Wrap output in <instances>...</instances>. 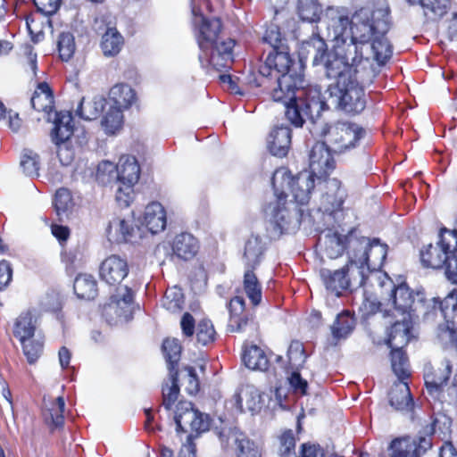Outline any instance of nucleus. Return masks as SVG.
<instances>
[{
  "mask_svg": "<svg viewBox=\"0 0 457 457\" xmlns=\"http://www.w3.org/2000/svg\"><path fill=\"white\" fill-rule=\"evenodd\" d=\"M389 29L388 7L360 8L353 14L350 36L345 42L335 43V53L328 54L324 62L325 76L331 80L326 90L327 102L334 109L351 115L365 109L364 88L375 74L360 61L372 59L384 65L390 59Z\"/></svg>",
  "mask_w": 457,
  "mask_h": 457,
  "instance_id": "1",
  "label": "nucleus"
},
{
  "mask_svg": "<svg viewBox=\"0 0 457 457\" xmlns=\"http://www.w3.org/2000/svg\"><path fill=\"white\" fill-rule=\"evenodd\" d=\"M270 79H275L277 83L271 97L285 106L288 121L296 128H302L307 120L315 123L326 104L320 99V93L316 89L303 88V76L300 72L286 73Z\"/></svg>",
  "mask_w": 457,
  "mask_h": 457,
  "instance_id": "2",
  "label": "nucleus"
},
{
  "mask_svg": "<svg viewBox=\"0 0 457 457\" xmlns=\"http://www.w3.org/2000/svg\"><path fill=\"white\" fill-rule=\"evenodd\" d=\"M128 274L127 261L115 254L100 265V278L111 287L109 302L104 305V315L110 322L127 321L131 318L134 293L128 285L121 284Z\"/></svg>",
  "mask_w": 457,
  "mask_h": 457,
  "instance_id": "3",
  "label": "nucleus"
},
{
  "mask_svg": "<svg viewBox=\"0 0 457 457\" xmlns=\"http://www.w3.org/2000/svg\"><path fill=\"white\" fill-rule=\"evenodd\" d=\"M192 13L199 20L197 43L200 48L198 61L202 68L212 66L217 71H226L234 62L233 48L235 41L231 38L222 40L220 37L221 21L220 19H205L195 6Z\"/></svg>",
  "mask_w": 457,
  "mask_h": 457,
  "instance_id": "4",
  "label": "nucleus"
},
{
  "mask_svg": "<svg viewBox=\"0 0 457 457\" xmlns=\"http://www.w3.org/2000/svg\"><path fill=\"white\" fill-rule=\"evenodd\" d=\"M457 231L442 228L439 241L436 245H429L420 252V261L424 267L439 269L445 267L447 278L457 283Z\"/></svg>",
  "mask_w": 457,
  "mask_h": 457,
  "instance_id": "5",
  "label": "nucleus"
},
{
  "mask_svg": "<svg viewBox=\"0 0 457 457\" xmlns=\"http://www.w3.org/2000/svg\"><path fill=\"white\" fill-rule=\"evenodd\" d=\"M274 196V200L270 201L265 208L271 238L279 237L283 233L295 232L300 227L303 216L301 209H290V205L293 204L287 201V195L284 189L279 191L275 188Z\"/></svg>",
  "mask_w": 457,
  "mask_h": 457,
  "instance_id": "6",
  "label": "nucleus"
},
{
  "mask_svg": "<svg viewBox=\"0 0 457 457\" xmlns=\"http://www.w3.org/2000/svg\"><path fill=\"white\" fill-rule=\"evenodd\" d=\"M325 143L334 154H345L353 149L363 137L364 130L358 124L350 121H337L323 124L320 131Z\"/></svg>",
  "mask_w": 457,
  "mask_h": 457,
  "instance_id": "7",
  "label": "nucleus"
},
{
  "mask_svg": "<svg viewBox=\"0 0 457 457\" xmlns=\"http://www.w3.org/2000/svg\"><path fill=\"white\" fill-rule=\"evenodd\" d=\"M116 201L120 205L129 206L134 197L133 187L137 183L140 168L134 156L123 155L116 165Z\"/></svg>",
  "mask_w": 457,
  "mask_h": 457,
  "instance_id": "8",
  "label": "nucleus"
},
{
  "mask_svg": "<svg viewBox=\"0 0 457 457\" xmlns=\"http://www.w3.org/2000/svg\"><path fill=\"white\" fill-rule=\"evenodd\" d=\"M320 277L326 289L337 296L342 290L350 287H361L365 283L364 271L354 264L335 270L322 268Z\"/></svg>",
  "mask_w": 457,
  "mask_h": 457,
  "instance_id": "9",
  "label": "nucleus"
},
{
  "mask_svg": "<svg viewBox=\"0 0 457 457\" xmlns=\"http://www.w3.org/2000/svg\"><path fill=\"white\" fill-rule=\"evenodd\" d=\"M352 20H349L348 12L344 7H328L320 30L324 37L334 43L345 42L350 36Z\"/></svg>",
  "mask_w": 457,
  "mask_h": 457,
  "instance_id": "10",
  "label": "nucleus"
},
{
  "mask_svg": "<svg viewBox=\"0 0 457 457\" xmlns=\"http://www.w3.org/2000/svg\"><path fill=\"white\" fill-rule=\"evenodd\" d=\"M418 301L424 309L423 319L427 321L434 320L438 316L445 320L443 325H455L453 319L457 311V292L453 291L438 302L436 297L427 299L424 292L418 294ZM439 325H442L441 323Z\"/></svg>",
  "mask_w": 457,
  "mask_h": 457,
  "instance_id": "11",
  "label": "nucleus"
},
{
  "mask_svg": "<svg viewBox=\"0 0 457 457\" xmlns=\"http://www.w3.org/2000/svg\"><path fill=\"white\" fill-rule=\"evenodd\" d=\"M279 175H281L283 183H287L294 200L302 205L308 204L311 194L315 187V177L308 172V170L302 171L294 178H291L287 171L277 170L272 178L274 189L277 188L276 184Z\"/></svg>",
  "mask_w": 457,
  "mask_h": 457,
  "instance_id": "12",
  "label": "nucleus"
},
{
  "mask_svg": "<svg viewBox=\"0 0 457 457\" xmlns=\"http://www.w3.org/2000/svg\"><path fill=\"white\" fill-rule=\"evenodd\" d=\"M295 65L301 69L299 63H295L289 53L288 46H280L279 49L272 50L267 56L265 63L259 69V72L264 77H277L286 73L298 72Z\"/></svg>",
  "mask_w": 457,
  "mask_h": 457,
  "instance_id": "13",
  "label": "nucleus"
},
{
  "mask_svg": "<svg viewBox=\"0 0 457 457\" xmlns=\"http://www.w3.org/2000/svg\"><path fill=\"white\" fill-rule=\"evenodd\" d=\"M331 153L332 150L325 142L315 143L309 154L308 172L320 180L326 178L336 166Z\"/></svg>",
  "mask_w": 457,
  "mask_h": 457,
  "instance_id": "14",
  "label": "nucleus"
},
{
  "mask_svg": "<svg viewBox=\"0 0 457 457\" xmlns=\"http://www.w3.org/2000/svg\"><path fill=\"white\" fill-rule=\"evenodd\" d=\"M107 236L115 243L135 242L141 238V229L134 224L133 217H116L109 222Z\"/></svg>",
  "mask_w": 457,
  "mask_h": 457,
  "instance_id": "15",
  "label": "nucleus"
},
{
  "mask_svg": "<svg viewBox=\"0 0 457 457\" xmlns=\"http://www.w3.org/2000/svg\"><path fill=\"white\" fill-rule=\"evenodd\" d=\"M417 291L415 295L410 290L406 284H401L392 290L391 298L395 310L401 313L403 317L409 313L416 316L421 314L423 316L424 309L420 307V303L418 301Z\"/></svg>",
  "mask_w": 457,
  "mask_h": 457,
  "instance_id": "16",
  "label": "nucleus"
},
{
  "mask_svg": "<svg viewBox=\"0 0 457 457\" xmlns=\"http://www.w3.org/2000/svg\"><path fill=\"white\" fill-rule=\"evenodd\" d=\"M412 328V315H404L401 320H396L390 328L387 334L386 344L391 349H403L412 335L411 329Z\"/></svg>",
  "mask_w": 457,
  "mask_h": 457,
  "instance_id": "17",
  "label": "nucleus"
},
{
  "mask_svg": "<svg viewBox=\"0 0 457 457\" xmlns=\"http://www.w3.org/2000/svg\"><path fill=\"white\" fill-rule=\"evenodd\" d=\"M330 54L328 53L325 38L316 34L304 40L299 50L301 58L312 57V65L314 66L321 64L324 66L327 55Z\"/></svg>",
  "mask_w": 457,
  "mask_h": 457,
  "instance_id": "18",
  "label": "nucleus"
},
{
  "mask_svg": "<svg viewBox=\"0 0 457 457\" xmlns=\"http://www.w3.org/2000/svg\"><path fill=\"white\" fill-rule=\"evenodd\" d=\"M345 243L349 261L347 266L356 265L360 270H363V267L361 266V262L363 259L364 252L369 247L370 239L365 237L359 236L356 229H351L347 235H345Z\"/></svg>",
  "mask_w": 457,
  "mask_h": 457,
  "instance_id": "19",
  "label": "nucleus"
},
{
  "mask_svg": "<svg viewBox=\"0 0 457 457\" xmlns=\"http://www.w3.org/2000/svg\"><path fill=\"white\" fill-rule=\"evenodd\" d=\"M291 145V129L287 126H276L267 138V146L270 153L277 157L287 154Z\"/></svg>",
  "mask_w": 457,
  "mask_h": 457,
  "instance_id": "20",
  "label": "nucleus"
},
{
  "mask_svg": "<svg viewBox=\"0 0 457 457\" xmlns=\"http://www.w3.org/2000/svg\"><path fill=\"white\" fill-rule=\"evenodd\" d=\"M452 365L445 360L438 367L428 371L425 376V385L428 394L434 397H438L444 386L449 379Z\"/></svg>",
  "mask_w": 457,
  "mask_h": 457,
  "instance_id": "21",
  "label": "nucleus"
},
{
  "mask_svg": "<svg viewBox=\"0 0 457 457\" xmlns=\"http://www.w3.org/2000/svg\"><path fill=\"white\" fill-rule=\"evenodd\" d=\"M230 402L240 411H245L243 408V402H245L246 410L253 413L261 410L262 395L255 386L247 385L241 388L239 393L235 394Z\"/></svg>",
  "mask_w": 457,
  "mask_h": 457,
  "instance_id": "22",
  "label": "nucleus"
},
{
  "mask_svg": "<svg viewBox=\"0 0 457 457\" xmlns=\"http://www.w3.org/2000/svg\"><path fill=\"white\" fill-rule=\"evenodd\" d=\"M387 254V246L381 244L378 239L370 240L369 247L364 252L363 259L361 262V266L363 267L364 275L366 276L367 270H379Z\"/></svg>",
  "mask_w": 457,
  "mask_h": 457,
  "instance_id": "23",
  "label": "nucleus"
},
{
  "mask_svg": "<svg viewBox=\"0 0 457 457\" xmlns=\"http://www.w3.org/2000/svg\"><path fill=\"white\" fill-rule=\"evenodd\" d=\"M319 241L323 246L324 254L329 259L341 256L346 248L345 236L343 237L337 231L331 229L324 231Z\"/></svg>",
  "mask_w": 457,
  "mask_h": 457,
  "instance_id": "24",
  "label": "nucleus"
},
{
  "mask_svg": "<svg viewBox=\"0 0 457 457\" xmlns=\"http://www.w3.org/2000/svg\"><path fill=\"white\" fill-rule=\"evenodd\" d=\"M228 440H230L235 445V452L237 457H261L260 447L244 433L236 429L230 430L228 435Z\"/></svg>",
  "mask_w": 457,
  "mask_h": 457,
  "instance_id": "25",
  "label": "nucleus"
},
{
  "mask_svg": "<svg viewBox=\"0 0 457 457\" xmlns=\"http://www.w3.org/2000/svg\"><path fill=\"white\" fill-rule=\"evenodd\" d=\"M327 192L322 196V202L326 212L339 210L345 199L346 194L341 189V182L336 178L326 182Z\"/></svg>",
  "mask_w": 457,
  "mask_h": 457,
  "instance_id": "26",
  "label": "nucleus"
},
{
  "mask_svg": "<svg viewBox=\"0 0 457 457\" xmlns=\"http://www.w3.org/2000/svg\"><path fill=\"white\" fill-rule=\"evenodd\" d=\"M144 225L152 234L162 231L166 227V214L160 203L149 204L144 213Z\"/></svg>",
  "mask_w": 457,
  "mask_h": 457,
  "instance_id": "27",
  "label": "nucleus"
},
{
  "mask_svg": "<svg viewBox=\"0 0 457 457\" xmlns=\"http://www.w3.org/2000/svg\"><path fill=\"white\" fill-rule=\"evenodd\" d=\"M245 300L241 296H235L228 304L229 322L228 330L230 332H242L251 320L247 315L244 314Z\"/></svg>",
  "mask_w": 457,
  "mask_h": 457,
  "instance_id": "28",
  "label": "nucleus"
},
{
  "mask_svg": "<svg viewBox=\"0 0 457 457\" xmlns=\"http://www.w3.org/2000/svg\"><path fill=\"white\" fill-rule=\"evenodd\" d=\"M263 253L264 247L262 238L257 236H251L245 242L244 248L243 262L245 270H255L261 263Z\"/></svg>",
  "mask_w": 457,
  "mask_h": 457,
  "instance_id": "29",
  "label": "nucleus"
},
{
  "mask_svg": "<svg viewBox=\"0 0 457 457\" xmlns=\"http://www.w3.org/2000/svg\"><path fill=\"white\" fill-rule=\"evenodd\" d=\"M197 239L189 233H181L175 237L172 244L173 253L179 259H192L198 251Z\"/></svg>",
  "mask_w": 457,
  "mask_h": 457,
  "instance_id": "30",
  "label": "nucleus"
},
{
  "mask_svg": "<svg viewBox=\"0 0 457 457\" xmlns=\"http://www.w3.org/2000/svg\"><path fill=\"white\" fill-rule=\"evenodd\" d=\"M72 116L70 112L56 113L52 130V140L54 144L69 142L73 134Z\"/></svg>",
  "mask_w": 457,
  "mask_h": 457,
  "instance_id": "31",
  "label": "nucleus"
},
{
  "mask_svg": "<svg viewBox=\"0 0 457 457\" xmlns=\"http://www.w3.org/2000/svg\"><path fill=\"white\" fill-rule=\"evenodd\" d=\"M389 403L397 411H410L413 406L412 397L407 383L395 384L389 393Z\"/></svg>",
  "mask_w": 457,
  "mask_h": 457,
  "instance_id": "32",
  "label": "nucleus"
},
{
  "mask_svg": "<svg viewBox=\"0 0 457 457\" xmlns=\"http://www.w3.org/2000/svg\"><path fill=\"white\" fill-rule=\"evenodd\" d=\"M106 99L103 96H95L89 100L81 99L76 110V113L86 120L97 119L103 112Z\"/></svg>",
  "mask_w": 457,
  "mask_h": 457,
  "instance_id": "33",
  "label": "nucleus"
},
{
  "mask_svg": "<svg viewBox=\"0 0 457 457\" xmlns=\"http://www.w3.org/2000/svg\"><path fill=\"white\" fill-rule=\"evenodd\" d=\"M410 4H420L428 20L436 21L441 19L449 8L450 0H406Z\"/></svg>",
  "mask_w": 457,
  "mask_h": 457,
  "instance_id": "34",
  "label": "nucleus"
},
{
  "mask_svg": "<svg viewBox=\"0 0 457 457\" xmlns=\"http://www.w3.org/2000/svg\"><path fill=\"white\" fill-rule=\"evenodd\" d=\"M124 38L116 28H108L102 36L101 49L105 57H113L122 49Z\"/></svg>",
  "mask_w": 457,
  "mask_h": 457,
  "instance_id": "35",
  "label": "nucleus"
},
{
  "mask_svg": "<svg viewBox=\"0 0 457 457\" xmlns=\"http://www.w3.org/2000/svg\"><path fill=\"white\" fill-rule=\"evenodd\" d=\"M197 410L193 408L189 402H180L176 407L174 420L177 432H188L189 427L194 423Z\"/></svg>",
  "mask_w": 457,
  "mask_h": 457,
  "instance_id": "36",
  "label": "nucleus"
},
{
  "mask_svg": "<svg viewBox=\"0 0 457 457\" xmlns=\"http://www.w3.org/2000/svg\"><path fill=\"white\" fill-rule=\"evenodd\" d=\"M110 98L120 109L129 108L136 101V92L127 84H117L110 90Z\"/></svg>",
  "mask_w": 457,
  "mask_h": 457,
  "instance_id": "37",
  "label": "nucleus"
},
{
  "mask_svg": "<svg viewBox=\"0 0 457 457\" xmlns=\"http://www.w3.org/2000/svg\"><path fill=\"white\" fill-rule=\"evenodd\" d=\"M243 361L248 369L253 370H265L269 365V361L264 352L255 345H253L245 350L243 353Z\"/></svg>",
  "mask_w": 457,
  "mask_h": 457,
  "instance_id": "38",
  "label": "nucleus"
},
{
  "mask_svg": "<svg viewBox=\"0 0 457 457\" xmlns=\"http://www.w3.org/2000/svg\"><path fill=\"white\" fill-rule=\"evenodd\" d=\"M73 289L79 298L94 299L96 295V281L91 275H79L73 284Z\"/></svg>",
  "mask_w": 457,
  "mask_h": 457,
  "instance_id": "39",
  "label": "nucleus"
},
{
  "mask_svg": "<svg viewBox=\"0 0 457 457\" xmlns=\"http://www.w3.org/2000/svg\"><path fill=\"white\" fill-rule=\"evenodd\" d=\"M35 324L32 314L29 312L21 313L15 321L13 334L20 342L33 338L35 334Z\"/></svg>",
  "mask_w": 457,
  "mask_h": 457,
  "instance_id": "40",
  "label": "nucleus"
},
{
  "mask_svg": "<svg viewBox=\"0 0 457 457\" xmlns=\"http://www.w3.org/2000/svg\"><path fill=\"white\" fill-rule=\"evenodd\" d=\"M30 104L33 109L37 112H48L53 104L52 91L46 82L40 83L34 92Z\"/></svg>",
  "mask_w": 457,
  "mask_h": 457,
  "instance_id": "41",
  "label": "nucleus"
},
{
  "mask_svg": "<svg viewBox=\"0 0 457 457\" xmlns=\"http://www.w3.org/2000/svg\"><path fill=\"white\" fill-rule=\"evenodd\" d=\"M244 290L252 303L256 306L262 301V287L254 273V270H245Z\"/></svg>",
  "mask_w": 457,
  "mask_h": 457,
  "instance_id": "42",
  "label": "nucleus"
},
{
  "mask_svg": "<svg viewBox=\"0 0 457 457\" xmlns=\"http://www.w3.org/2000/svg\"><path fill=\"white\" fill-rule=\"evenodd\" d=\"M321 6L317 0H298L297 13L301 20L308 22L320 21Z\"/></svg>",
  "mask_w": 457,
  "mask_h": 457,
  "instance_id": "43",
  "label": "nucleus"
},
{
  "mask_svg": "<svg viewBox=\"0 0 457 457\" xmlns=\"http://www.w3.org/2000/svg\"><path fill=\"white\" fill-rule=\"evenodd\" d=\"M162 349L168 362V369L170 373L178 371L176 366L180 360L181 346L179 340L176 338H167L162 343Z\"/></svg>",
  "mask_w": 457,
  "mask_h": 457,
  "instance_id": "44",
  "label": "nucleus"
},
{
  "mask_svg": "<svg viewBox=\"0 0 457 457\" xmlns=\"http://www.w3.org/2000/svg\"><path fill=\"white\" fill-rule=\"evenodd\" d=\"M391 457H416L415 440L397 438L390 445Z\"/></svg>",
  "mask_w": 457,
  "mask_h": 457,
  "instance_id": "45",
  "label": "nucleus"
},
{
  "mask_svg": "<svg viewBox=\"0 0 457 457\" xmlns=\"http://www.w3.org/2000/svg\"><path fill=\"white\" fill-rule=\"evenodd\" d=\"M391 366L394 373L400 379L409 377V362L403 349H391Z\"/></svg>",
  "mask_w": 457,
  "mask_h": 457,
  "instance_id": "46",
  "label": "nucleus"
},
{
  "mask_svg": "<svg viewBox=\"0 0 457 457\" xmlns=\"http://www.w3.org/2000/svg\"><path fill=\"white\" fill-rule=\"evenodd\" d=\"M287 358L289 368L292 370H299L306 361L303 344L299 341H293L288 347Z\"/></svg>",
  "mask_w": 457,
  "mask_h": 457,
  "instance_id": "47",
  "label": "nucleus"
},
{
  "mask_svg": "<svg viewBox=\"0 0 457 457\" xmlns=\"http://www.w3.org/2000/svg\"><path fill=\"white\" fill-rule=\"evenodd\" d=\"M122 119L121 109L115 105L111 106L103 118L102 126L106 133L114 134L121 127Z\"/></svg>",
  "mask_w": 457,
  "mask_h": 457,
  "instance_id": "48",
  "label": "nucleus"
},
{
  "mask_svg": "<svg viewBox=\"0 0 457 457\" xmlns=\"http://www.w3.org/2000/svg\"><path fill=\"white\" fill-rule=\"evenodd\" d=\"M197 342L203 345H208L214 342L216 338V331L213 325L209 320H202L198 322L196 329Z\"/></svg>",
  "mask_w": 457,
  "mask_h": 457,
  "instance_id": "49",
  "label": "nucleus"
},
{
  "mask_svg": "<svg viewBox=\"0 0 457 457\" xmlns=\"http://www.w3.org/2000/svg\"><path fill=\"white\" fill-rule=\"evenodd\" d=\"M57 46L61 59L68 62L73 56L76 48L73 35L70 32L61 33Z\"/></svg>",
  "mask_w": 457,
  "mask_h": 457,
  "instance_id": "50",
  "label": "nucleus"
},
{
  "mask_svg": "<svg viewBox=\"0 0 457 457\" xmlns=\"http://www.w3.org/2000/svg\"><path fill=\"white\" fill-rule=\"evenodd\" d=\"M353 325V320L348 315H338L331 327L334 337L337 339L345 338L352 332Z\"/></svg>",
  "mask_w": 457,
  "mask_h": 457,
  "instance_id": "51",
  "label": "nucleus"
},
{
  "mask_svg": "<svg viewBox=\"0 0 457 457\" xmlns=\"http://www.w3.org/2000/svg\"><path fill=\"white\" fill-rule=\"evenodd\" d=\"M171 385L162 388L163 405L167 410H170L174 403L177 401L179 394V372L170 373Z\"/></svg>",
  "mask_w": 457,
  "mask_h": 457,
  "instance_id": "52",
  "label": "nucleus"
},
{
  "mask_svg": "<svg viewBox=\"0 0 457 457\" xmlns=\"http://www.w3.org/2000/svg\"><path fill=\"white\" fill-rule=\"evenodd\" d=\"M22 351L29 364H34L43 353V342L39 339L30 338L21 342Z\"/></svg>",
  "mask_w": 457,
  "mask_h": 457,
  "instance_id": "53",
  "label": "nucleus"
},
{
  "mask_svg": "<svg viewBox=\"0 0 457 457\" xmlns=\"http://www.w3.org/2000/svg\"><path fill=\"white\" fill-rule=\"evenodd\" d=\"M181 380L188 395H195L198 393L200 388L199 379L193 367L186 366L181 370Z\"/></svg>",
  "mask_w": 457,
  "mask_h": 457,
  "instance_id": "54",
  "label": "nucleus"
},
{
  "mask_svg": "<svg viewBox=\"0 0 457 457\" xmlns=\"http://www.w3.org/2000/svg\"><path fill=\"white\" fill-rule=\"evenodd\" d=\"M21 166L27 176H38L39 156L31 150H25L21 160Z\"/></svg>",
  "mask_w": 457,
  "mask_h": 457,
  "instance_id": "55",
  "label": "nucleus"
},
{
  "mask_svg": "<svg viewBox=\"0 0 457 457\" xmlns=\"http://www.w3.org/2000/svg\"><path fill=\"white\" fill-rule=\"evenodd\" d=\"M262 40L269 44L272 50L279 49L280 46H287V39L282 36L278 26L273 23L267 27Z\"/></svg>",
  "mask_w": 457,
  "mask_h": 457,
  "instance_id": "56",
  "label": "nucleus"
},
{
  "mask_svg": "<svg viewBox=\"0 0 457 457\" xmlns=\"http://www.w3.org/2000/svg\"><path fill=\"white\" fill-rule=\"evenodd\" d=\"M54 206L58 216L66 214L72 206L71 193L66 188H60L56 191L54 200Z\"/></svg>",
  "mask_w": 457,
  "mask_h": 457,
  "instance_id": "57",
  "label": "nucleus"
},
{
  "mask_svg": "<svg viewBox=\"0 0 457 457\" xmlns=\"http://www.w3.org/2000/svg\"><path fill=\"white\" fill-rule=\"evenodd\" d=\"M437 420L430 425H428L424 428V435H420L418 439L415 440L416 457L424 454L428 449L432 447L431 436L435 432V424Z\"/></svg>",
  "mask_w": 457,
  "mask_h": 457,
  "instance_id": "58",
  "label": "nucleus"
},
{
  "mask_svg": "<svg viewBox=\"0 0 457 457\" xmlns=\"http://www.w3.org/2000/svg\"><path fill=\"white\" fill-rule=\"evenodd\" d=\"M436 335L443 345L457 350V329L455 325H438Z\"/></svg>",
  "mask_w": 457,
  "mask_h": 457,
  "instance_id": "59",
  "label": "nucleus"
},
{
  "mask_svg": "<svg viewBox=\"0 0 457 457\" xmlns=\"http://www.w3.org/2000/svg\"><path fill=\"white\" fill-rule=\"evenodd\" d=\"M65 408L64 399L59 396L48 409L49 417L53 425L56 428L62 426L63 424V411Z\"/></svg>",
  "mask_w": 457,
  "mask_h": 457,
  "instance_id": "60",
  "label": "nucleus"
},
{
  "mask_svg": "<svg viewBox=\"0 0 457 457\" xmlns=\"http://www.w3.org/2000/svg\"><path fill=\"white\" fill-rule=\"evenodd\" d=\"M295 440L294 434L291 430L286 431L280 436V446L278 454L280 457H289L295 455Z\"/></svg>",
  "mask_w": 457,
  "mask_h": 457,
  "instance_id": "61",
  "label": "nucleus"
},
{
  "mask_svg": "<svg viewBox=\"0 0 457 457\" xmlns=\"http://www.w3.org/2000/svg\"><path fill=\"white\" fill-rule=\"evenodd\" d=\"M182 303V294L179 291H167L162 299V306L172 312L181 310Z\"/></svg>",
  "mask_w": 457,
  "mask_h": 457,
  "instance_id": "62",
  "label": "nucleus"
},
{
  "mask_svg": "<svg viewBox=\"0 0 457 457\" xmlns=\"http://www.w3.org/2000/svg\"><path fill=\"white\" fill-rule=\"evenodd\" d=\"M62 0H33L37 9L46 16L54 14L60 8Z\"/></svg>",
  "mask_w": 457,
  "mask_h": 457,
  "instance_id": "63",
  "label": "nucleus"
},
{
  "mask_svg": "<svg viewBox=\"0 0 457 457\" xmlns=\"http://www.w3.org/2000/svg\"><path fill=\"white\" fill-rule=\"evenodd\" d=\"M57 146V156L60 162L67 166L71 163L74 159V150L70 146V142L55 144Z\"/></svg>",
  "mask_w": 457,
  "mask_h": 457,
  "instance_id": "64",
  "label": "nucleus"
}]
</instances>
